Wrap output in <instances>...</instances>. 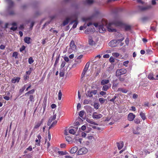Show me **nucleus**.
<instances>
[{
    "label": "nucleus",
    "mask_w": 158,
    "mask_h": 158,
    "mask_svg": "<svg viewBox=\"0 0 158 158\" xmlns=\"http://www.w3.org/2000/svg\"><path fill=\"white\" fill-rule=\"evenodd\" d=\"M112 25H114L116 26H121L123 25V23L121 21L118 20L117 19H115L106 26L108 30L110 32H112L116 31V29L112 27Z\"/></svg>",
    "instance_id": "nucleus-1"
},
{
    "label": "nucleus",
    "mask_w": 158,
    "mask_h": 158,
    "mask_svg": "<svg viewBox=\"0 0 158 158\" xmlns=\"http://www.w3.org/2000/svg\"><path fill=\"white\" fill-rule=\"evenodd\" d=\"M124 39V38H123L119 40H112L109 43V45L111 47H115L119 43L121 42Z\"/></svg>",
    "instance_id": "nucleus-2"
},
{
    "label": "nucleus",
    "mask_w": 158,
    "mask_h": 158,
    "mask_svg": "<svg viewBox=\"0 0 158 158\" xmlns=\"http://www.w3.org/2000/svg\"><path fill=\"white\" fill-rule=\"evenodd\" d=\"M138 8L139 10L141 11H144L151 9L152 8V6L151 5H148L145 6H139Z\"/></svg>",
    "instance_id": "nucleus-3"
},
{
    "label": "nucleus",
    "mask_w": 158,
    "mask_h": 158,
    "mask_svg": "<svg viewBox=\"0 0 158 158\" xmlns=\"http://www.w3.org/2000/svg\"><path fill=\"white\" fill-rule=\"evenodd\" d=\"M127 71L125 69H117L116 72V76H118L121 75H123L126 73Z\"/></svg>",
    "instance_id": "nucleus-4"
},
{
    "label": "nucleus",
    "mask_w": 158,
    "mask_h": 158,
    "mask_svg": "<svg viewBox=\"0 0 158 158\" xmlns=\"http://www.w3.org/2000/svg\"><path fill=\"white\" fill-rule=\"evenodd\" d=\"M102 117V115L100 114H98L97 112H94L93 113L92 117L93 118L98 119Z\"/></svg>",
    "instance_id": "nucleus-5"
},
{
    "label": "nucleus",
    "mask_w": 158,
    "mask_h": 158,
    "mask_svg": "<svg viewBox=\"0 0 158 158\" xmlns=\"http://www.w3.org/2000/svg\"><path fill=\"white\" fill-rule=\"evenodd\" d=\"M87 152V150L85 148H82L79 150L78 152V155H81L86 153Z\"/></svg>",
    "instance_id": "nucleus-6"
},
{
    "label": "nucleus",
    "mask_w": 158,
    "mask_h": 158,
    "mask_svg": "<svg viewBox=\"0 0 158 158\" xmlns=\"http://www.w3.org/2000/svg\"><path fill=\"white\" fill-rule=\"evenodd\" d=\"M135 117V116L132 113H129L128 115V119L130 121H133Z\"/></svg>",
    "instance_id": "nucleus-7"
},
{
    "label": "nucleus",
    "mask_w": 158,
    "mask_h": 158,
    "mask_svg": "<svg viewBox=\"0 0 158 158\" xmlns=\"http://www.w3.org/2000/svg\"><path fill=\"white\" fill-rule=\"evenodd\" d=\"M103 23L102 25H99L98 26V29L100 32L102 33H103L106 30V28L105 27V26H104Z\"/></svg>",
    "instance_id": "nucleus-8"
},
{
    "label": "nucleus",
    "mask_w": 158,
    "mask_h": 158,
    "mask_svg": "<svg viewBox=\"0 0 158 158\" xmlns=\"http://www.w3.org/2000/svg\"><path fill=\"white\" fill-rule=\"evenodd\" d=\"M70 46L71 49L74 51H76V46L75 44V43L74 41H72L70 44Z\"/></svg>",
    "instance_id": "nucleus-9"
},
{
    "label": "nucleus",
    "mask_w": 158,
    "mask_h": 158,
    "mask_svg": "<svg viewBox=\"0 0 158 158\" xmlns=\"http://www.w3.org/2000/svg\"><path fill=\"white\" fill-rule=\"evenodd\" d=\"M5 2L8 4L6 11L7 14L9 15L10 14V0H5Z\"/></svg>",
    "instance_id": "nucleus-10"
},
{
    "label": "nucleus",
    "mask_w": 158,
    "mask_h": 158,
    "mask_svg": "<svg viewBox=\"0 0 158 158\" xmlns=\"http://www.w3.org/2000/svg\"><path fill=\"white\" fill-rule=\"evenodd\" d=\"M111 85L110 84L104 85L102 88V90L104 91H107L110 87Z\"/></svg>",
    "instance_id": "nucleus-11"
},
{
    "label": "nucleus",
    "mask_w": 158,
    "mask_h": 158,
    "mask_svg": "<svg viewBox=\"0 0 158 158\" xmlns=\"http://www.w3.org/2000/svg\"><path fill=\"white\" fill-rule=\"evenodd\" d=\"M44 121V119H41L40 122H39L37 123H36L34 127V129H35L38 128L43 123Z\"/></svg>",
    "instance_id": "nucleus-12"
},
{
    "label": "nucleus",
    "mask_w": 158,
    "mask_h": 158,
    "mask_svg": "<svg viewBox=\"0 0 158 158\" xmlns=\"http://www.w3.org/2000/svg\"><path fill=\"white\" fill-rule=\"evenodd\" d=\"M89 44L91 46L94 45L96 44L95 42L93 40L91 37H89Z\"/></svg>",
    "instance_id": "nucleus-13"
},
{
    "label": "nucleus",
    "mask_w": 158,
    "mask_h": 158,
    "mask_svg": "<svg viewBox=\"0 0 158 158\" xmlns=\"http://www.w3.org/2000/svg\"><path fill=\"white\" fill-rule=\"evenodd\" d=\"M117 146L118 149H121L123 147L124 143L123 141H120L119 143H117Z\"/></svg>",
    "instance_id": "nucleus-14"
},
{
    "label": "nucleus",
    "mask_w": 158,
    "mask_h": 158,
    "mask_svg": "<svg viewBox=\"0 0 158 158\" xmlns=\"http://www.w3.org/2000/svg\"><path fill=\"white\" fill-rule=\"evenodd\" d=\"M78 129V127L74 128L73 129H70L69 130V133L71 134L74 135L77 131Z\"/></svg>",
    "instance_id": "nucleus-15"
},
{
    "label": "nucleus",
    "mask_w": 158,
    "mask_h": 158,
    "mask_svg": "<svg viewBox=\"0 0 158 158\" xmlns=\"http://www.w3.org/2000/svg\"><path fill=\"white\" fill-rule=\"evenodd\" d=\"M72 20V18H67L65 20H64L63 23V25L64 26H65L67 25L69 21Z\"/></svg>",
    "instance_id": "nucleus-16"
},
{
    "label": "nucleus",
    "mask_w": 158,
    "mask_h": 158,
    "mask_svg": "<svg viewBox=\"0 0 158 158\" xmlns=\"http://www.w3.org/2000/svg\"><path fill=\"white\" fill-rule=\"evenodd\" d=\"M93 28H91V29L90 28H87V29L85 31V33L86 34H88L90 32H94L95 31L94 28V27H93Z\"/></svg>",
    "instance_id": "nucleus-17"
},
{
    "label": "nucleus",
    "mask_w": 158,
    "mask_h": 158,
    "mask_svg": "<svg viewBox=\"0 0 158 158\" xmlns=\"http://www.w3.org/2000/svg\"><path fill=\"white\" fill-rule=\"evenodd\" d=\"M141 128L138 127L136 128L135 130H134L133 131V133L134 134L137 135L139 134L140 133V130Z\"/></svg>",
    "instance_id": "nucleus-18"
},
{
    "label": "nucleus",
    "mask_w": 158,
    "mask_h": 158,
    "mask_svg": "<svg viewBox=\"0 0 158 158\" xmlns=\"http://www.w3.org/2000/svg\"><path fill=\"white\" fill-rule=\"evenodd\" d=\"M12 27H10V30L13 31H15L17 29V24L16 23L14 22L12 23Z\"/></svg>",
    "instance_id": "nucleus-19"
},
{
    "label": "nucleus",
    "mask_w": 158,
    "mask_h": 158,
    "mask_svg": "<svg viewBox=\"0 0 158 158\" xmlns=\"http://www.w3.org/2000/svg\"><path fill=\"white\" fill-rule=\"evenodd\" d=\"M109 82L108 79H103L101 81V84L102 85H105L108 84Z\"/></svg>",
    "instance_id": "nucleus-20"
},
{
    "label": "nucleus",
    "mask_w": 158,
    "mask_h": 158,
    "mask_svg": "<svg viewBox=\"0 0 158 158\" xmlns=\"http://www.w3.org/2000/svg\"><path fill=\"white\" fill-rule=\"evenodd\" d=\"M77 150L78 148L77 147H74L71 149L70 152L72 154L75 153L77 152Z\"/></svg>",
    "instance_id": "nucleus-21"
},
{
    "label": "nucleus",
    "mask_w": 158,
    "mask_h": 158,
    "mask_svg": "<svg viewBox=\"0 0 158 158\" xmlns=\"http://www.w3.org/2000/svg\"><path fill=\"white\" fill-rule=\"evenodd\" d=\"M31 38L30 37H25L24 39V42L28 44L31 43Z\"/></svg>",
    "instance_id": "nucleus-22"
},
{
    "label": "nucleus",
    "mask_w": 158,
    "mask_h": 158,
    "mask_svg": "<svg viewBox=\"0 0 158 158\" xmlns=\"http://www.w3.org/2000/svg\"><path fill=\"white\" fill-rule=\"evenodd\" d=\"M140 115L143 120H144L146 119V117L145 116V114L143 113V112H141L140 113Z\"/></svg>",
    "instance_id": "nucleus-23"
},
{
    "label": "nucleus",
    "mask_w": 158,
    "mask_h": 158,
    "mask_svg": "<svg viewBox=\"0 0 158 158\" xmlns=\"http://www.w3.org/2000/svg\"><path fill=\"white\" fill-rule=\"evenodd\" d=\"M56 117V114H54V113H53V115L52 117H50L48 120V121L51 123L53 120H54Z\"/></svg>",
    "instance_id": "nucleus-24"
},
{
    "label": "nucleus",
    "mask_w": 158,
    "mask_h": 158,
    "mask_svg": "<svg viewBox=\"0 0 158 158\" xmlns=\"http://www.w3.org/2000/svg\"><path fill=\"white\" fill-rule=\"evenodd\" d=\"M118 91H121L123 93H126L128 92V90L126 89L123 88H119L118 89Z\"/></svg>",
    "instance_id": "nucleus-25"
},
{
    "label": "nucleus",
    "mask_w": 158,
    "mask_h": 158,
    "mask_svg": "<svg viewBox=\"0 0 158 158\" xmlns=\"http://www.w3.org/2000/svg\"><path fill=\"white\" fill-rule=\"evenodd\" d=\"M124 28L126 31H130L131 29V26L127 25H124Z\"/></svg>",
    "instance_id": "nucleus-26"
},
{
    "label": "nucleus",
    "mask_w": 158,
    "mask_h": 158,
    "mask_svg": "<svg viewBox=\"0 0 158 158\" xmlns=\"http://www.w3.org/2000/svg\"><path fill=\"white\" fill-rule=\"evenodd\" d=\"M20 80V78L17 77L16 78H14L12 80H11L12 82L13 83H15L16 82L18 83L19 81Z\"/></svg>",
    "instance_id": "nucleus-27"
},
{
    "label": "nucleus",
    "mask_w": 158,
    "mask_h": 158,
    "mask_svg": "<svg viewBox=\"0 0 158 158\" xmlns=\"http://www.w3.org/2000/svg\"><path fill=\"white\" fill-rule=\"evenodd\" d=\"M86 121L89 123L92 124L97 125V124L95 122L93 121L92 120H91L89 118H87L86 119Z\"/></svg>",
    "instance_id": "nucleus-28"
},
{
    "label": "nucleus",
    "mask_w": 158,
    "mask_h": 158,
    "mask_svg": "<svg viewBox=\"0 0 158 158\" xmlns=\"http://www.w3.org/2000/svg\"><path fill=\"white\" fill-rule=\"evenodd\" d=\"M78 24L77 19V16H76V21L74 23V24L72 27L73 29H74L76 27L77 25Z\"/></svg>",
    "instance_id": "nucleus-29"
},
{
    "label": "nucleus",
    "mask_w": 158,
    "mask_h": 158,
    "mask_svg": "<svg viewBox=\"0 0 158 158\" xmlns=\"http://www.w3.org/2000/svg\"><path fill=\"white\" fill-rule=\"evenodd\" d=\"M34 92H35V90L34 89H32L30 91H29L27 92L25 94V95H28L29 94H33V93H34Z\"/></svg>",
    "instance_id": "nucleus-30"
},
{
    "label": "nucleus",
    "mask_w": 158,
    "mask_h": 158,
    "mask_svg": "<svg viewBox=\"0 0 158 158\" xmlns=\"http://www.w3.org/2000/svg\"><path fill=\"white\" fill-rule=\"evenodd\" d=\"M148 78L150 80L155 79L153 77V74L152 73H150L148 76Z\"/></svg>",
    "instance_id": "nucleus-31"
},
{
    "label": "nucleus",
    "mask_w": 158,
    "mask_h": 158,
    "mask_svg": "<svg viewBox=\"0 0 158 158\" xmlns=\"http://www.w3.org/2000/svg\"><path fill=\"white\" fill-rule=\"evenodd\" d=\"M89 64L88 62L86 64L83 71L86 72L88 69Z\"/></svg>",
    "instance_id": "nucleus-32"
},
{
    "label": "nucleus",
    "mask_w": 158,
    "mask_h": 158,
    "mask_svg": "<svg viewBox=\"0 0 158 158\" xmlns=\"http://www.w3.org/2000/svg\"><path fill=\"white\" fill-rule=\"evenodd\" d=\"M26 85H24L22 88L20 90H19V93H20V94H22V93H23L24 91V90L25 89V88H26Z\"/></svg>",
    "instance_id": "nucleus-33"
},
{
    "label": "nucleus",
    "mask_w": 158,
    "mask_h": 158,
    "mask_svg": "<svg viewBox=\"0 0 158 158\" xmlns=\"http://www.w3.org/2000/svg\"><path fill=\"white\" fill-rule=\"evenodd\" d=\"M86 95L87 96H88L89 97H91L93 96V94H92L91 91H87V93L86 94Z\"/></svg>",
    "instance_id": "nucleus-34"
},
{
    "label": "nucleus",
    "mask_w": 158,
    "mask_h": 158,
    "mask_svg": "<svg viewBox=\"0 0 158 158\" xmlns=\"http://www.w3.org/2000/svg\"><path fill=\"white\" fill-rule=\"evenodd\" d=\"M93 2V0H86L85 1V3L89 5L92 4Z\"/></svg>",
    "instance_id": "nucleus-35"
},
{
    "label": "nucleus",
    "mask_w": 158,
    "mask_h": 158,
    "mask_svg": "<svg viewBox=\"0 0 158 158\" xmlns=\"http://www.w3.org/2000/svg\"><path fill=\"white\" fill-rule=\"evenodd\" d=\"M105 101V99L103 98H100L99 99V101L101 104L104 103Z\"/></svg>",
    "instance_id": "nucleus-36"
},
{
    "label": "nucleus",
    "mask_w": 158,
    "mask_h": 158,
    "mask_svg": "<svg viewBox=\"0 0 158 158\" xmlns=\"http://www.w3.org/2000/svg\"><path fill=\"white\" fill-rule=\"evenodd\" d=\"M85 112L84 110H81L79 113V115L81 117H82L84 115Z\"/></svg>",
    "instance_id": "nucleus-37"
},
{
    "label": "nucleus",
    "mask_w": 158,
    "mask_h": 158,
    "mask_svg": "<svg viewBox=\"0 0 158 158\" xmlns=\"http://www.w3.org/2000/svg\"><path fill=\"white\" fill-rule=\"evenodd\" d=\"M34 62V60L32 57H30L28 59V62L29 64H31Z\"/></svg>",
    "instance_id": "nucleus-38"
},
{
    "label": "nucleus",
    "mask_w": 158,
    "mask_h": 158,
    "mask_svg": "<svg viewBox=\"0 0 158 158\" xmlns=\"http://www.w3.org/2000/svg\"><path fill=\"white\" fill-rule=\"evenodd\" d=\"M149 18L147 17H144L142 18L141 19L142 21L143 22H144L146 21H147L148 19Z\"/></svg>",
    "instance_id": "nucleus-39"
},
{
    "label": "nucleus",
    "mask_w": 158,
    "mask_h": 158,
    "mask_svg": "<svg viewBox=\"0 0 158 158\" xmlns=\"http://www.w3.org/2000/svg\"><path fill=\"white\" fill-rule=\"evenodd\" d=\"M59 56H58L56 57V60L55 61V64H54V66H56V65L57 64V63L58 62V61L59 60Z\"/></svg>",
    "instance_id": "nucleus-40"
},
{
    "label": "nucleus",
    "mask_w": 158,
    "mask_h": 158,
    "mask_svg": "<svg viewBox=\"0 0 158 158\" xmlns=\"http://www.w3.org/2000/svg\"><path fill=\"white\" fill-rule=\"evenodd\" d=\"M66 140L69 142H71L72 141V139L69 136H67L66 137Z\"/></svg>",
    "instance_id": "nucleus-41"
},
{
    "label": "nucleus",
    "mask_w": 158,
    "mask_h": 158,
    "mask_svg": "<svg viewBox=\"0 0 158 158\" xmlns=\"http://www.w3.org/2000/svg\"><path fill=\"white\" fill-rule=\"evenodd\" d=\"M62 95V92H61V90H60L59 92V94H58V99L59 100H60L61 99Z\"/></svg>",
    "instance_id": "nucleus-42"
},
{
    "label": "nucleus",
    "mask_w": 158,
    "mask_h": 158,
    "mask_svg": "<svg viewBox=\"0 0 158 158\" xmlns=\"http://www.w3.org/2000/svg\"><path fill=\"white\" fill-rule=\"evenodd\" d=\"M134 122L136 124L139 123L140 122V120L139 118H136L134 120Z\"/></svg>",
    "instance_id": "nucleus-43"
},
{
    "label": "nucleus",
    "mask_w": 158,
    "mask_h": 158,
    "mask_svg": "<svg viewBox=\"0 0 158 158\" xmlns=\"http://www.w3.org/2000/svg\"><path fill=\"white\" fill-rule=\"evenodd\" d=\"M18 53L17 52H14L13 53L12 56L14 57L15 58H17Z\"/></svg>",
    "instance_id": "nucleus-44"
},
{
    "label": "nucleus",
    "mask_w": 158,
    "mask_h": 158,
    "mask_svg": "<svg viewBox=\"0 0 158 158\" xmlns=\"http://www.w3.org/2000/svg\"><path fill=\"white\" fill-rule=\"evenodd\" d=\"M30 101L31 102H33L34 101V97L33 95H30L29 97Z\"/></svg>",
    "instance_id": "nucleus-45"
},
{
    "label": "nucleus",
    "mask_w": 158,
    "mask_h": 158,
    "mask_svg": "<svg viewBox=\"0 0 158 158\" xmlns=\"http://www.w3.org/2000/svg\"><path fill=\"white\" fill-rule=\"evenodd\" d=\"M112 55L113 56L116 57H117L119 55V54L117 52H113L112 53Z\"/></svg>",
    "instance_id": "nucleus-46"
},
{
    "label": "nucleus",
    "mask_w": 158,
    "mask_h": 158,
    "mask_svg": "<svg viewBox=\"0 0 158 158\" xmlns=\"http://www.w3.org/2000/svg\"><path fill=\"white\" fill-rule=\"evenodd\" d=\"M66 62L65 61H63L60 65L61 68H62L64 67V66Z\"/></svg>",
    "instance_id": "nucleus-47"
},
{
    "label": "nucleus",
    "mask_w": 158,
    "mask_h": 158,
    "mask_svg": "<svg viewBox=\"0 0 158 158\" xmlns=\"http://www.w3.org/2000/svg\"><path fill=\"white\" fill-rule=\"evenodd\" d=\"M129 63V61L128 60L125 61L123 62V65L126 67L127 66V64Z\"/></svg>",
    "instance_id": "nucleus-48"
},
{
    "label": "nucleus",
    "mask_w": 158,
    "mask_h": 158,
    "mask_svg": "<svg viewBox=\"0 0 158 158\" xmlns=\"http://www.w3.org/2000/svg\"><path fill=\"white\" fill-rule=\"evenodd\" d=\"M92 93V94L93 95H96L97 94V90H94L91 91Z\"/></svg>",
    "instance_id": "nucleus-49"
},
{
    "label": "nucleus",
    "mask_w": 158,
    "mask_h": 158,
    "mask_svg": "<svg viewBox=\"0 0 158 158\" xmlns=\"http://www.w3.org/2000/svg\"><path fill=\"white\" fill-rule=\"evenodd\" d=\"M89 103V101L87 100V99H85L84 101L83 102V104L84 105L88 104Z\"/></svg>",
    "instance_id": "nucleus-50"
},
{
    "label": "nucleus",
    "mask_w": 158,
    "mask_h": 158,
    "mask_svg": "<svg viewBox=\"0 0 158 158\" xmlns=\"http://www.w3.org/2000/svg\"><path fill=\"white\" fill-rule=\"evenodd\" d=\"M109 61L110 62H114V58L113 57H111L109 59Z\"/></svg>",
    "instance_id": "nucleus-51"
},
{
    "label": "nucleus",
    "mask_w": 158,
    "mask_h": 158,
    "mask_svg": "<svg viewBox=\"0 0 158 158\" xmlns=\"http://www.w3.org/2000/svg\"><path fill=\"white\" fill-rule=\"evenodd\" d=\"M59 74L60 77H64V72L63 71H61L60 73Z\"/></svg>",
    "instance_id": "nucleus-52"
},
{
    "label": "nucleus",
    "mask_w": 158,
    "mask_h": 158,
    "mask_svg": "<svg viewBox=\"0 0 158 158\" xmlns=\"http://www.w3.org/2000/svg\"><path fill=\"white\" fill-rule=\"evenodd\" d=\"M146 52L148 54H151L152 52V51L150 49H148L146 50Z\"/></svg>",
    "instance_id": "nucleus-53"
},
{
    "label": "nucleus",
    "mask_w": 158,
    "mask_h": 158,
    "mask_svg": "<svg viewBox=\"0 0 158 158\" xmlns=\"http://www.w3.org/2000/svg\"><path fill=\"white\" fill-rule=\"evenodd\" d=\"M94 107L95 109H98L99 107V105L98 103H94Z\"/></svg>",
    "instance_id": "nucleus-54"
},
{
    "label": "nucleus",
    "mask_w": 158,
    "mask_h": 158,
    "mask_svg": "<svg viewBox=\"0 0 158 158\" xmlns=\"http://www.w3.org/2000/svg\"><path fill=\"white\" fill-rule=\"evenodd\" d=\"M57 121L56 120L54 121L52 124L51 127H54V126L56 125L57 123Z\"/></svg>",
    "instance_id": "nucleus-55"
},
{
    "label": "nucleus",
    "mask_w": 158,
    "mask_h": 158,
    "mask_svg": "<svg viewBox=\"0 0 158 158\" xmlns=\"http://www.w3.org/2000/svg\"><path fill=\"white\" fill-rule=\"evenodd\" d=\"M117 96L115 95L113 98L112 99H111L110 100V102H114L115 100L117 98Z\"/></svg>",
    "instance_id": "nucleus-56"
},
{
    "label": "nucleus",
    "mask_w": 158,
    "mask_h": 158,
    "mask_svg": "<svg viewBox=\"0 0 158 158\" xmlns=\"http://www.w3.org/2000/svg\"><path fill=\"white\" fill-rule=\"evenodd\" d=\"M25 48V47L24 46H23L20 48V51L21 52H22L24 50Z\"/></svg>",
    "instance_id": "nucleus-57"
},
{
    "label": "nucleus",
    "mask_w": 158,
    "mask_h": 158,
    "mask_svg": "<svg viewBox=\"0 0 158 158\" xmlns=\"http://www.w3.org/2000/svg\"><path fill=\"white\" fill-rule=\"evenodd\" d=\"M66 145L65 143H61L60 145V146L61 148H64L65 147Z\"/></svg>",
    "instance_id": "nucleus-58"
},
{
    "label": "nucleus",
    "mask_w": 158,
    "mask_h": 158,
    "mask_svg": "<svg viewBox=\"0 0 158 158\" xmlns=\"http://www.w3.org/2000/svg\"><path fill=\"white\" fill-rule=\"evenodd\" d=\"M133 98L134 99H136V98H137L138 97V95L135 94H134L133 95Z\"/></svg>",
    "instance_id": "nucleus-59"
},
{
    "label": "nucleus",
    "mask_w": 158,
    "mask_h": 158,
    "mask_svg": "<svg viewBox=\"0 0 158 158\" xmlns=\"http://www.w3.org/2000/svg\"><path fill=\"white\" fill-rule=\"evenodd\" d=\"M24 26L22 24L19 27V29L20 30H22L24 28Z\"/></svg>",
    "instance_id": "nucleus-60"
},
{
    "label": "nucleus",
    "mask_w": 158,
    "mask_h": 158,
    "mask_svg": "<svg viewBox=\"0 0 158 158\" xmlns=\"http://www.w3.org/2000/svg\"><path fill=\"white\" fill-rule=\"evenodd\" d=\"M100 95L103 96L104 95H105L106 94V93L103 91H102L100 92Z\"/></svg>",
    "instance_id": "nucleus-61"
},
{
    "label": "nucleus",
    "mask_w": 158,
    "mask_h": 158,
    "mask_svg": "<svg viewBox=\"0 0 158 158\" xmlns=\"http://www.w3.org/2000/svg\"><path fill=\"white\" fill-rule=\"evenodd\" d=\"M64 61L65 62H68L69 61V58L68 57H65L64 58Z\"/></svg>",
    "instance_id": "nucleus-62"
},
{
    "label": "nucleus",
    "mask_w": 158,
    "mask_h": 158,
    "mask_svg": "<svg viewBox=\"0 0 158 158\" xmlns=\"http://www.w3.org/2000/svg\"><path fill=\"white\" fill-rule=\"evenodd\" d=\"M119 80L120 81L123 82L124 81L125 79L123 77H120L119 78Z\"/></svg>",
    "instance_id": "nucleus-63"
},
{
    "label": "nucleus",
    "mask_w": 158,
    "mask_h": 158,
    "mask_svg": "<svg viewBox=\"0 0 158 158\" xmlns=\"http://www.w3.org/2000/svg\"><path fill=\"white\" fill-rule=\"evenodd\" d=\"M81 128L82 131H84L86 129V127L84 125H83L81 127Z\"/></svg>",
    "instance_id": "nucleus-64"
}]
</instances>
